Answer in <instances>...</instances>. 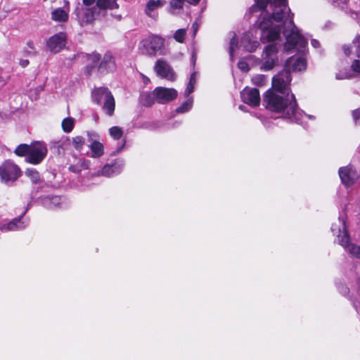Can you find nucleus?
Listing matches in <instances>:
<instances>
[{
	"label": "nucleus",
	"mask_w": 360,
	"mask_h": 360,
	"mask_svg": "<svg viewBox=\"0 0 360 360\" xmlns=\"http://www.w3.org/2000/svg\"><path fill=\"white\" fill-rule=\"evenodd\" d=\"M273 12L271 15L274 20L277 22H283L285 19L287 18V15H289L290 12V9L288 7V4L284 6H276V8H274Z\"/></svg>",
	"instance_id": "13"
},
{
	"label": "nucleus",
	"mask_w": 360,
	"mask_h": 360,
	"mask_svg": "<svg viewBox=\"0 0 360 360\" xmlns=\"http://www.w3.org/2000/svg\"><path fill=\"white\" fill-rule=\"evenodd\" d=\"M20 224V218H15L7 224L8 231H15L19 228Z\"/></svg>",
	"instance_id": "41"
},
{
	"label": "nucleus",
	"mask_w": 360,
	"mask_h": 360,
	"mask_svg": "<svg viewBox=\"0 0 360 360\" xmlns=\"http://www.w3.org/2000/svg\"><path fill=\"white\" fill-rule=\"evenodd\" d=\"M240 96L245 103L252 107L259 106L260 104V94L257 88L245 87L240 92Z\"/></svg>",
	"instance_id": "11"
},
{
	"label": "nucleus",
	"mask_w": 360,
	"mask_h": 360,
	"mask_svg": "<svg viewBox=\"0 0 360 360\" xmlns=\"http://www.w3.org/2000/svg\"><path fill=\"white\" fill-rule=\"evenodd\" d=\"M156 94L157 103L160 104H165L169 103L177 98V91L172 88H166L162 86H158L155 89Z\"/></svg>",
	"instance_id": "10"
},
{
	"label": "nucleus",
	"mask_w": 360,
	"mask_h": 360,
	"mask_svg": "<svg viewBox=\"0 0 360 360\" xmlns=\"http://www.w3.org/2000/svg\"><path fill=\"white\" fill-rule=\"evenodd\" d=\"M276 65V61L274 58L270 57H265L264 61L261 65L260 69L262 71H269L272 70Z\"/></svg>",
	"instance_id": "32"
},
{
	"label": "nucleus",
	"mask_w": 360,
	"mask_h": 360,
	"mask_svg": "<svg viewBox=\"0 0 360 360\" xmlns=\"http://www.w3.org/2000/svg\"><path fill=\"white\" fill-rule=\"evenodd\" d=\"M48 153L46 146L41 142H37L31 146L30 150L25 160L32 165H39L46 158Z\"/></svg>",
	"instance_id": "4"
},
{
	"label": "nucleus",
	"mask_w": 360,
	"mask_h": 360,
	"mask_svg": "<svg viewBox=\"0 0 360 360\" xmlns=\"http://www.w3.org/2000/svg\"><path fill=\"white\" fill-rule=\"evenodd\" d=\"M302 40V37L297 33H292L286 38L285 48L291 50L296 48L297 45Z\"/></svg>",
	"instance_id": "17"
},
{
	"label": "nucleus",
	"mask_w": 360,
	"mask_h": 360,
	"mask_svg": "<svg viewBox=\"0 0 360 360\" xmlns=\"http://www.w3.org/2000/svg\"><path fill=\"white\" fill-rule=\"evenodd\" d=\"M95 13L96 8H89L84 10V14L80 19L81 25L84 24H91L94 22L95 20Z\"/></svg>",
	"instance_id": "23"
},
{
	"label": "nucleus",
	"mask_w": 360,
	"mask_h": 360,
	"mask_svg": "<svg viewBox=\"0 0 360 360\" xmlns=\"http://www.w3.org/2000/svg\"><path fill=\"white\" fill-rule=\"evenodd\" d=\"M25 174L33 184H40L43 181L39 172L36 169L27 168L26 169Z\"/></svg>",
	"instance_id": "25"
},
{
	"label": "nucleus",
	"mask_w": 360,
	"mask_h": 360,
	"mask_svg": "<svg viewBox=\"0 0 360 360\" xmlns=\"http://www.w3.org/2000/svg\"><path fill=\"white\" fill-rule=\"evenodd\" d=\"M111 91L107 87H98L92 91L93 101L98 105L101 104L103 100H105Z\"/></svg>",
	"instance_id": "14"
},
{
	"label": "nucleus",
	"mask_w": 360,
	"mask_h": 360,
	"mask_svg": "<svg viewBox=\"0 0 360 360\" xmlns=\"http://www.w3.org/2000/svg\"><path fill=\"white\" fill-rule=\"evenodd\" d=\"M352 48L356 56L360 58V34L356 35L352 40Z\"/></svg>",
	"instance_id": "36"
},
{
	"label": "nucleus",
	"mask_w": 360,
	"mask_h": 360,
	"mask_svg": "<svg viewBox=\"0 0 360 360\" xmlns=\"http://www.w3.org/2000/svg\"><path fill=\"white\" fill-rule=\"evenodd\" d=\"M278 50L276 44H272L268 46H266L264 50V52L266 55V57H270L273 55H275L278 53Z\"/></svg>",
	"instance_id": "37"
},
{
	"label": "nucleus",
	"mask_w": 360,
	"mask_h": 360,
	"mask_svg": "<svg viewBox=\"0 0 360 360\" xmlns=\"http://www.w3.org/2000/svg\"><path fill=\"white\" fill-rule=\"evenodd\" d=\"M273 18L271 15L267 13L266 15L262 17L261 20L259 19L255 22V26L257 29L260 30L262 32H266L270 29L273 24Z\"/></svg>",
	"instance_id": "15"
},
{
	"label": "nucleus",
	"mask_w": 360,
	"mask_h": 360,
	"mask_svg": "<svg viewBox=\"0 0 360 360\" xmlns=\"http://www.w3.org/2000/svg\"><path fill=\"white\" fill-rule=\"evenodd\" d=\"M148 56H155L165 47V39L160 36L152 34L141 41Z\"/></svg>",
	"instance_id": "3"
},
{
	"label": "nucleus",
	"mask_w": 360,
	"mask_h": 360,
	"mask_svg": "<svg viewBox=\"0 0 360 360\" xmlns=\"http://www.w3.org/2000/svg\"><path fill=\"white\" fill-rule=\"evenodd\" d=\"M255 5L259 11H266L269 4L271 5V0H254Z\"/></svg>",
	"instance_id": "39"
},
{
	"label": "nucleus",
	"mask_w": 360,
	"mask_h": 360,
	"mask_svg": "<svg viewBox=\"0 0 360 360\" xmlns=\"http://www.w3.org/2000/svg\"><path fill=\"white\" fill-rule=\"evenodd\" d=\"M307 61L302 57L297 58L292 65V69L295 72H300L306 69Z\"/></svg>",
	"instance_id": "27"
},
{
	"label": "nucleus",
	"mask_w": 360,
	"mask_h": 360,
	"mask_svg": "<svg viewBox=\"0 0 360 360\" xmlns=\"http://www.w3.org/2000/svg\"><path fill=\"white\" fill-rule=\"evenodd\" d=\"M238 68L244 72H248L250 70L249 64L243 60L238 62Z\"/></svg>",
	"instance_id": "47"
},
{
	"label": "nucleus",
	"mask_w": 360,
	"mask_h": 360,
	"mask_svg": "<svg viewBox=\"0 0 360 360\" xmlns=\"http://www.w3.org/2000/svg\"><path fill=\"white\" fill-rule=\"evenodd\" d=\"M342 49L346 56H349L352 53H354L352 44L351 45H344Z\"/></svg>",
	"instance_id": "50"
},
{
	"label": "nucleus",
	"mask_w": 360,
	"mask_h": 360,
	"mask_svg": "<svg viewBox=\"0 0 360 360\" xmlns=\"http://www.w3.org/2000/svg\"><path fill=\"white\" fill-rule=\"evenodd\" d=\"M339 176L345 186H350L355 183L358 174L352 166L348 165L339 169Z\"/></svg>",
	"instance_id": "12"
},
{
	"label": "nucleus",
	"mask_w": 360,
	"mask_h": 360,
	"mask_svg": "<svg viewBox=\"0 0 360 360\" xmlns=\"http://www.w3.org/2000/svg\"><path fill=\"white\" fill-rule=\"evenodd\" d=\"M267 31L266 40L267 42H274L281 37V27L280 25H275Z\"/></svg>",
	"instance_id": "19"
},
{
	"label": "nucleus",
	"mask_w": 360,
	"mask_h": 360,
	"mask_svg": "<svg viewBox=\"0 0 360 360\" xmlns=\"http://www.w3.org/2000/svg\"><path fill=\"white\" fill-rule=\"evenodd\" d=\"M263 105L267 110L275 113H282L287 110L286 117L288 119H292L295 116L298 108V104L293 94L290 95V99H289L288 96L279 95L271 89L263 95Z\"/></svg>",
	"instance_id": "1"
},
{
	"label": "nucleus",
	"mask_w": 360,
	"mask_h": 360,
	"mask_svg": "<svg viewBox=\"0 0 360 360\" xmlns=\"http://www.w3.org/2000/svg\"><path fill=\"white\" fill-rule=\"evenodd\" d=\"M186 0H170L169 6L174 10L182 9Z\"/></svg>",
	"instance_id": "40"
},
{
	"label": "nucleus",
	"mask_w": 360,
	"mask_h": 360,
	"mask_svg": "<svg viewBox=\"0 0 360 360\" xmlns=\"http://www.w3.org/2000/svg\"><path fill=\"white\" fill-rule=\"evenodd\" d=\"M68 13L63 8H58L51 12V20L59 22H65L68 20Z\"/></svg>",
	"instance_id": "21"
},
{
	"label": "nucleus",
	"mask_w": 360,
	"mask_h": 360,
	"mask_svg": "<svg viewBox=\"0 0 360 360\" xmlns=\"http://www.w3.org/2000/svg\"><path fill=\"white\" fill-rule=\"evenodd\" d=\"M115 108V101L112 93H110L108 94V97L104 100L103 109L105 111L108 115L112 116L114 114Z\"/></svg>",
	"instance_id": "18"
},
{
	"label": "nucleus",
	"mask_w": 360,
	"mask_h": 360,
	"mask_svg": "<svg viewBox=\"0 0 360 360\" xmlns=\"http://www.w3.org/2000/svg\"><path fill=\"white\" fill-rule=\"evenodd\" d=\"M21 175L22 171L19 166L11 161H5L0 165V178L5 183L14 182Z\"/></svg>",
	"instance_id": "2"
},
{
	"label": "nucleus",
	"mask_w": 360,
	"mask_h": 360,
	"mask_svg": "<svg viewBox=\"0 0 360 360\" xmlns=\"http://www.w3.org/2000/svg\"><path fill=\"white\" fill-rule=\"evenodd\" d=\"M72 146L77 150L80 151L85 143V139L82 136H76L72 138Z\"/></svg>",
	"instance_id": "31"
},
{
	"label": "nucleus",
	"mask_w": 360,
	"mask_h": 360,
	"mask_svg": "<svg viewBox=\"0 0 360 360\" xmlns=\"http://www.w3.org/2000/svg\"><path fill=\"white\" fill-rule=\"evenodd\" d=\"M98 68L99 76L107 75L116 71V59L110 51H107L101 57Z\"/></svg>",
	"instance_id": "7"
},
{
	"label": "nucleus",
	"mask_w": 360,
	"mask_h": 360,
	"mask_svg": "<svg viewBox=\"0 0 360 360\" xmlns=\"http://www.w3.org/2000/svg\"><path fill=\"white\" fill-rule=\"evenodd\" d=\"M82 2L84 6H91L94 2L96 3V0H82Z\"/></svg>",
	"instance_id": "55"
},
{
	"label": "nucleus",
	"mask_w": 360,
	"mask_h": 360,
	"mask_svg": "<svg viewBox=\"0 0 360 360\" xmlns=\"http://www.w3.org/2000/svg\"><path fill=\"white\" fill-rule=\"evenodd\" d=\"M46 200H48L49 202L53 204L54 206H56L60 203V198L57 195L48 196Z\"/></svg>",
	"instance_id": "46"
},
{
	"label": "nucleus",
	"mask_w": 360,
	"mask_h": 360,
	"mask_svg": "<svg viewBox=\"0 0 360 360\" xmlns=\"http://www.w3.org/2000/svg\"><path fill=\"white\" fill-rule=\"evenodd\" d=\"M125 143H126V141H125V140H124V143H123V144H122V147H121V148H120V149H122V148H124V146Z\"/></svg>",
	"instance_id": "61"
},
{
	"label": "nucleus",
	"mask_w": 360,
	"mask_h": 360,
	"mask_svg": "<svg viewBox=\"0 0 360 360\" xmlns=\"http://www.w3.org/2000/svg\"><path fill=\"white\" fill-rule=\"evenodd\" d=\"M112 165H105L101 169V173L103 175L106 176H110L112 173H114Z\"/></svg>",
	"instance_id": "44"
},
{
	"label": "nucleus",
	"mask_w": 360,
	"mask_h": 360,
	"mask_svg": "<svg viewBox=\"0 0 360 360\" xmlns=\"http://www.w3.org/2000/svg\"><path fill=\"white\" fill-rule=\"evenodd\" d=\"M89 162L88 160H80L78 162V164H79V165L80 167L81 171L83 170V169H89Z\"/></svg>",
	"instance_id": "51"
},
{
	"label": "nucleus",
	"mask_w": 360,
	"mask_h": 360,
	"mask_svg": "<svg viewBox=\"0 0 360 360\" xmlns=\"http://www.w3.org/2000/svg\"><path fill=\"white\" fill-rule=\"evenodd\" d=\"M292 80L291 74L289 70L283 69L274 76L272 79V88L281 94H284L288 89Z\"/></svg>",
	"instance_id": "6"
},
{
	"label": "nucleus",
	"mask_w": 360,
	"mask_h": 360,
	"mask_svg": "<svg viewBox=\"0 0 360 360\" xmlns=\"http://www.w3.org/2000/svg\"><path fill=\"white\" fill-rule=\"evenodd\" d=\"M27 55H36V52L35 51H27Z\"/></svg>",
	"instance_id": "59"
},
{
	"label": "nucleus",
	"mask_w": 360,
	"mask_h": 360,
	"mask_svg": "<svg viewBox=\"0 0 360 360\" xmlns=\"http://www.w3.org/2000/svg\"><path fill=\"white\" fill-rule=\"evenodd\" d=\"M27 46L32 51L34 50V44L32 40H29L27 42Z\"/></svg>",
	"instance_id": "57"
},
{
	"label": "nucleus",
	"mask_w": 360,
	"mask_h": 360,
	"mask_svg": "<svg viewBox=\"0 0 360 360\" xmlns=\"http://www.w3.org/2000/svg\"><path fill=\"white\" fill-rule=\"evenodd\" d=\"M196 83V73L194 72L191 75L189 82L185 90V96H188L194 91V86Z\"/></svg>",
	"instance_id": "30"
},
{
	"label": "nucleus",
	"mask_w": 360,
	"mask_h": 360,
	"mask_svg": "<svg viewBox=\"0 0 360 360\" xmlns=\"http://www.w3.org/2000/svg\"><path fill=\"white\" fill-rule=\"evenodd\" d=\"M352 117L356 124L360 123V108L352 111Z\"/></svg>",
	"instance_id": "49"
},
{
	"label": "nucleus",
	"mask_w": 360,
	"mask_h": 360,
	"mask_svg": "<svg viewBox=\"0 0 360 360\" xmlns=\"http://www.w3.org/2000/svg\"><path fill=\"white\" fill-rule=\"evenodd\" d=\"M258 46H259L258 41H249L248 42V44L246 45H245V49L247 51L250 52V53H252V52L256 51V49L258 48Z\"/></svg>",
	"instance_id": "43"
},
{
	"label": "nucleus",
	"mask_w": 360,
	"mask_h": 360,
	"mask_svg": "<svg viewBox=\"0 0 360 360\" xmlns=\"http://www.w3.org/2000/svg\"><path fill=\"white\" fill-rule=\"evenodd\" d=\"M110 135L115 139L119 140L123 136V130L121 127L114 126L109 129Z\"/></svg>",
	"instance_id": "33"
},
{
	"label": "nucleus",
	"mask_w": 360,
	"mask_h": 360,
	"mask_svg": "<svg viewBox=\"0 0 360 360\" xmlns=\"http://www.w3.org/2000/svg\"><path fill=\"white\" fill-rule=\"evenodd\" d=\"M348 252L353 257L360 259V246L353 244L349 248Z\"/></svg>",
	"instance_id": "42"
},
{
	"label": "nucleus",
	"mask_w": 360,
	"mask_h": 360,
	"mask_svg": "<svg viewBox=\"0 0 360 360\" xmlns=\"http://www.w3.org/2000/svg\"><path fill=\"white\" fill-rule=\"evenodd\" d=\"M288 4V0H272L271 7L276 8V6H284Z\"/></svg>",
	"instance_id": "45"
},
{
	"label": "nucleus",
	"mask_w": 360,
	"mask_h": 360,
	"mask_svg": "<svg viewBox=\"0 0 360 360\" xmlns=\"http://www.w3.org/2000/svg\"><path fill=\"white\" fill-rule=\"evenodd\" d=\"M82 9H83V8H80L77 7L75 11V13H76V15H77L78 18H79V13L80 10H82Z\"/></svg>",
	"instance_id": "58"
},
{
	"label": "nucleus",
	"mask_w": 360,
	"mask_h": 360,
	"mask_svg": "<svg viewBox=\"0 0 360 360\" xmlns=\"http://www.w3.org/2000/svg\"><path fill=\"white\" fill-rule=\"evenodd\" d=\"M351 67L354 72L360 73V60H354Z\"/></svg>",
	"instance_id": "48"
},
{
	"label": "nucleus",
	"mask_w": 360,
	"mask_h": 360,
	"mask_svg": "<svg viewBox=\"0 0 360 360\" xmlns=\"http://www.w3.org/2000/svg\"><path fill=\"white\" fill-rule=\"evenodd\" d=\"M96 6L101 10L118 9L117 0H96Z\"/></svg>",
	"instance_id": "20"
},
{
	"label": "nucleus",
	"mask_w": 360,
	"mask_h": 360,
	"mask_svg": "<svg viewBox=\"0 0 360 360\" xmlns=\"http://www.w3.org/2000/svg\"><path fill=\"white\" fill-rule=\"evenodd\" d=\"M89 147L91 151V158H98L104 154V146L100 141L94 140L91 141Z\"/></svg>",
	"instance_id": "16"
},
{
	"label": "nucleus",
	"mask_w": 360,
	"mask_h": 360,
	"mask_svg": "<svg viewBox=\"0 0 360 360\" xmlns=\"http://www.w3.org/2000/svg\"><path fill=\"white\" fill-rule=\"evenodd\" d=\"M192 103L193 100L191 98L187 99L176 109V112L177 113H184L188 111L191 108Z\"/></svg>",
	"instance_id": "35"
},
{
	"label": "nucleus",
	"mask_w": 360,
	"mask_h": 360,
	"mask_svg": "<svg viewBox=\"0 0 360 360\" xmlns=\"http://www.w3.org/2000/svg\"><path fill=\"white\" fill-rule=\"evenodd\" d=\"M195 58L194 56L192 57V60H193V67L195 66Z\"/></svg>",
	"instance_id": "60"
},
{
	"label": "nucleus",
	"mask_w": 360,
	"mask_h": 360,
	"mask_svg": "<svg viewBox=\"0 0 360 360\" xmlns=\"http://www.w3.org/2000/svg\"><path fill=\"white\" fill-rule=\"evenodd\" d=\"M67 44V34L60 32L50 37L46 41L48 49L53 53L61 51Z\"/></svg>",
	"instance_id": "8"
},
{
	"label": "nucleus",
	"mask_w": 360,
	"mask_h": 360,
	"mask_svg": "<svg viewBox=\"0 0 360 360\" xmlns=\"http://www.w3.org/2000/svg\"><path fill=\"white\" fill-rule=\"evenodd\" d=\"M19 64L21 67L25 68L30 64V61L27 59H22L20 60Z\"/></svg>",
	"instance_id": "54"
},
{
	"label": "nucleus",
	"mask_w": 360,
	"mask_h": 360,
	"mask_svg": "<svg viewBox=\"0 0 360 360\" xmlns=\"http://www.w3.org/2000/svg\"><path fill=\"white\" fill-rule=\"evenodd\" d=\"M31 146L26 143H21L18 145L14 150V153L18 157H24L28 155L30 150Z\"/></svg>",
	"instance_id": "28"
},
{
	"label": "nucleus",
	"mask_w": 360,
	"mask_h": 360,
	"mask_svg": "<svg viewBox=\"0 0 360 360\" xmlns=\"http://www.w3.org/2000/svg\"><path fill=\"white\" fill-rule=\"evenodd\" d=\"M252 83L257 86H263L266 83V77L264 75H257L252 77Z\"/></svg>",
	"instance_id": "34"
},
{
	"label": "nucleus",
	"mask_w": 360,
	"mask_h": 360,
	"mask_svg": "<svg viewBox=\"0 0 360 360\" xmlns=\"http://www.w3.org/2000/svg\"><path fill=\"white\" fill-rule=\"evenodd\" d=\"M237 41H235V39H232L230 43L229 53L231 56L233 54L234 46H237Z\"/></svg>",
	"instance_id": "53"
},
{
	"label": "nucleus",
	"mask_w": 360,
	"mask_h": 360,
	"mask_svg": "<svg viewBox=\"0 0 360 360\" xmlns=\"http://www.w3.org/2000/svg\"><path fill=\"white\" fill-rule=\"evenodd\" d=\"M94 119L98 120V116L94 117Z\"/></svg>",
	"instance_id": "62"
},
{
	"label": "nucleus",
	"mask_w": 360,
	"mask_h": 360,
	"mask_svg": "<svg viewBox=\"0 0 360 360\" xmlns=\"http://www.w3.org/2000/svg\"><path fill=\"white\" fill-rule=\"evenodd\" d=\"M94 119L98 120V116L94 117Z\"/></svg>",
	"instance_id": "63"
},
{
	"label": "nucleus",
	"mask_w": 360,
	"mask_h": 360,
	"mask_svg": "<svg viewBox=\"0 0 360 360\" xmlns=\"http://www.w3.org/2000/svg\"><path fill=\"white\" fill-rule=\"evenodd\" d=\"M338 240L340 245L342 246L347 252L349 251L350 246L353 245L351 243L350 236L345 226L343 227L342 234L338 235Z\"/></svg>",
	"instance_id": "24"
},
{
	"label": "nucleus",
	"mask_w": 360,
	"mask_h": 360,
	"mask_svg": "<svg viewBox=\"0 0 360 360\" xmlns=\"http://www.w3.org/2000/svg\"><path fill=\"white\" fill-rule=\"evenodd\" d=\"M61 126L64 132L70 133L74 128L75 120L72 117H66L62 121Z\"/></svg>",
	"instance_id": "29"
},
{
	"label": "nucleus",
	"mask_w": 360,
	"mask_h": 360,
	"mask_svg": "<svg viewBox=\"0 0 360 360\" xmlns=\"http://www.w3.org/2000/svg\"><path fill=\"white\" fill-rule=\"evenodd\" d=\"M82 57L84 59V63H86L83 68L84 74L86 77H90L94 73H97L98 75V67L101 59V55L96 51H93L90 53H82Z\"/></svg>",
	"instance_id": "5"
},
{
	"label": "nucleus",
	"mask_w": 360,
	"mask_h": 360,
	"mask_svg": "<svg viewBox=\"0 0 360 360\" xmlns=\"http://www.w3.org/2000/svg\"><path fill=\"white\" fill-rule=\"evenodd\" d=\"M164 1L161 0H150L146 4L145 13L147 15L151 16V13L155 9L162 6Z\"/></svg>",
	"instance_id": "26"
},
{
	"label": "nucleus",
	"mask_w": 360,
	"mask_h": 360,
	"mask_svg": "<svg viewBox=\"0 0 360 360\" xmlns=\"http://www.w3.org/2000/svg\"><path fill=\"white\" fill-rule=\"evenodd\" d=\"M157 102L155 89L153 91L147 92L141 95V103L145 107H150Z\"/></svg>",
	"instance_id": "22"
},
{
	"label": "nucleus",
	"mask_w": 360,
	"mask_h": 360,
	"mask_svg": "<svg viewBox=\"0 0 360 360\" xmlns=\"http://www.w3.org/2000/svg\"><path fill=\"white\" fill-rule=\"evenodd\" d=\"M200 0H186V2L188 3L191 5L196 6L199 4Z\"/></svg>",
	"instance_id": "56"
},
{
	"label": "nucleus",
	"mask_w": 360,
	"mask_h": 360,
	"mask_svg": "<svg viewBox=\"0 0 360 360\" xmlns=\"http://www.w3.org/2000/svg\"><path fill=\"white\" fill-rule=\"evenodd\" d=\"M154 69L157 75L162 79H167L171 82L174 81L176 79V75L172 68L164 60H158Z\"/></svg>",
	"instance_id": "9"
},
{
	"label": "nucleus",
	"mask_w": 360,
	"mask_h": 360,
	"mask_svg": "<svg viewBox=\"0 0 360 360\" xmlns=\"http://www.w3.org/2000/svg\"><path fill=\"white\" fill-rule=\"evenodd\" d=\"M186 35V30L185 29H179L174 34V39L179 43H183L185 40Z\"/></svg>",
	"instance_id": "38"
},
{
	"label": "nucleus",
	"mask_w": 360,
	"mask_h": 360,
	"mask_svg": "<svg viewBox=\"0 0 360 360\" xmlns=\"http://www.w3.org/2000/svg\"><path fill=\"white\" fill-rule=\"evenodd\" d=\"M68 169L73 172V173H75V174H78L81 172V169H80V167L79 165V164H76V165H71Z\"/></svg>",
	"instance_id": "52"
}]
</instances>
